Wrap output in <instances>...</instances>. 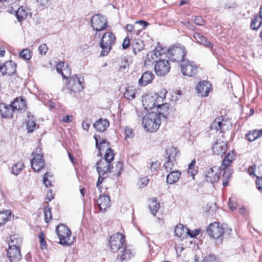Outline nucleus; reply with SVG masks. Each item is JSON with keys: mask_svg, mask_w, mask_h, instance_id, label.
<instances>
[{"mask_svg": "<svg viewBox=\"0 0 262 262\" xmlns=\"http://www.w3.org/2000/svg\"><path fill=\"white\" fill-rule=\"evenodd\" d=\"M165 50L161 47H157L155 50L147 54L146 59L148 61L155 62V71L159 76H163L170 71L168 61L165 59Z\"/></svg>", "mask_w": 262, "mask_h": 262, "instance_id": "f257e3e1", "label": "nucleus"}, {"mask_svg": "<svg viewBox=\"0 0 262 262\" xmlns=\"http://www.w3.org/2000/svg\"><path fill=\"white\" fill-rule=\"evenodd\" d=\"M167 93V91L165 89H162L160 91V94L155 93L144 96L142 99L143 106L147 110L157 107L160 104H162Z\"/></svg>", "mask_w": 262, "mask_h": 262, "instance_id": "f03ea898", "label": "nucleus"}, {"mask_svg": "<svg viewBox=\"0 0 262 262\" xmlns=\"http://www.w3.org/2000/svg\"><path fill=\"white\" fill-rule=\"evenodd\" d=\"M161 123L160 115L156 112H151L146 114L142 119L143 127L147 132H156L159 129Z\"/></svg>", "mask_w": 262, "mask_h": 262, "instance_id": "7ed1b4c3", "label": "nucleus"}, {"mask_svg": "<svg viewBox=\"0 0 262 262\" xmlns=\"http://www.w3.org/2000/svg\"><path fill=\"white\" fill-rule=\"evenodd\" d=\"M187 51L184 46L179 44L170 47L165 54L170 61L181 63L186 58L185 57Z\"/></svg>", "mask_w": 262, "mask_h": 262, "instance_id": "20e7f679", "label": "nucleus"}, {"mask_svg": "<svg viewBox=\"0 0 262 262\" xmlns=\"http://www.w3.org/2000/svg\"><path fill=\"white\" fill-rule=\"evenodd\" d=\"M225 229L223 225H220L217 222L209 224L207 228L206 232L210 238L215 241L216 245L221 244L223 242Z\"/></svg>", "mask_w": 262, "mask_h": 262, "instance_id": "39448f33", "label": "nucleus"}, {"mask_svg": "<svg viewBox=\"0 0 262 262\" xmlns=\"http://www.w3.org/2000/svg\"><path fill=\"white\" fill-rule=\"evenodd\" d=\"M115 41L116 37L112 32H105L103 34L100 42V47L102 49L100 55L101 56L107 55Z\"/></svg>", "mask_w": 262, "mask_h": 262, "instance_id": "423d86ee", "label": "nucleus"}, {"mask_svg": "<svg viewBox=\"0 0 262 262\" xmlns=\"http://www.w3.org/2000/svg\"><path fill=\"white\" fill-rule=\"evenodd\" d=\"M91 26L96 31L95 36L100 37V32L108 27L107 19L104 16L95 14L92 17Z\"/></svg>", "mask_w": 262, "mask_h": 262, "instance_id": "0eeeda50", "label": "nucleus"}, {"mask_svg": "<svg viewBox=\"0 0 262 262\" xmlns=\"http://www.w3.org/2000/svg\"><path fill=\"white\" fill-rule=\"evenodd\" d=\"M180 68L182 74L185 76H194L198 72V67L196 64L188 59H186L181 63Z\"/></svg>", "mask_w": 262, "mask_h": 262, "instance_id": "6e6552de", "label": "nucleus"}, {"mask_svg": "<svg viewBox=\"0 0 262 262\" xmlns=\"http://www.w3.org/2000/svg\"><path fill=\"white\" fill-rule=\"evenodd\" d=\"M56 232L60 240L59 243L62 245H70L71 232L68 227L63 224L59 225L56 227Z\"/></svg>", "mask_w": 262, "mask_h": 262, "instance_id": "1a4fd4ad", "label": "nucleus"}, {"mask_svg": "<svg viewBox=\"0 0 262 262\" xmlns=\"http://www.w3.org/2000/svg\"><path fill=\"white\" fill-rule=\"evenodd\" d=\"M125 241V237L122 234L117 233L113 235L109 242L111 250L113 252H118L120 250H124Z\"/></svg>", "mask_w": 262, "mask_h": 262, "instance_id": "9d476101", "label": "nucleus"}, {"mask_svg": "<svg viewBox=\"0 0 262 262\" xmlns=\"http://www.w3.org/2000/svg\"><path fill=\"white\" fill-rule=\"evenodd\" d=\"M220 168L217 166L206 168L203 172L204 180L210 183L217 182L220 179L221 174Z\"/></svg>", "mask_w": 262, "mask_h": 262, "instance_id": "9b49d317", "label": "nucleus"}, {"mask_svg": "<svg viewBox=\"0 0 262 262\" xmlns=\"http://www.w3.org/2000/svg\"><path fill=\"white\" fill-rule=\"evenodd\" d=\"M84 79L82 77H78L77 75L70 78L67 83V88L74 93L80 92L84 88Z\"/></svg>", "mask_w": 262, "mask_h": 262, "instance_id": "f8f14e48", "label": "nucleus"}, {"mask_svg": "<svg viewBox=\"0 0 262 262\" xmlns=\"http://www.w3.org/2000/svg\"><path fill=\"white\" fill-rule=\"evenodd\" d=\"M114 168L111 166V164L106 160L101 159L96 163V169L99 176H105L108 172H112V169Z\"/></svg>", "mask_w": 262, "mask_h": 262, "instance_id": "ddd939ff", "label": "nucleus"}, {"mask_svg": "<svg viewBox=\"0 0 262 262\" xmlns=\"http://www.w3.org/2000/svg\"><path fill=\"white\" fill-rule=\"evenodd\" d=\"M16 68V64L10 60L0 67V71L3 75L11 76L15 73Z\"/></svg>", "mask_w": 262, "mask_h": 262, "instance_id": "4468645a", "label": "nucleus"}, {"mask_svg": "<svg viewBox=\"0 0 262 262\" xmlns=\"http://www.w3.org/2000/svg\"><path fill=\"white\" fill-rule=\"evenodd\" d=\"M196 90L201 96L206 97L211 90V84L207 81L203 80L198 84Z\"/></svg>", "mask_w": 262, "mask_h": 262, "instance_id": "2eb2a0df", "label": "nucleus"}, {"mask_svg": "<svg viewBox=\"0 0 262 262\" xmlns=\"http://www.w3.org/2000/svg\"><path fill=\"white\" fill-rule=\"evenodd\" d=\"M212 151L216 155H223L227 149V144L225 141L221 139L216 140L212 146Z\"/></svg>", "mask_w": 262, "mask_h": 262, "instance_id": "dca6fc26", "label": "nucleus"}, {"mask_svg": "<svg viewBox=\"0 0 262 262\" xmlns=\"http://www.w3.org/2000/svg\"><path fill=\"white\" fill-rule=\"evenodd\" d=\"M97 204L100 211L104 212L107 209L111 207L110 198L104 194L100 195L97 200Z\"/></svg>", "mask_w": 262, "mask_h": 262, "instance_id": "f3484780", "label": "nucleus"}, {"mask_svg": "<svg viewBox=\"0 0 262 262\" xmlns=\"http://www.w3.org/2000/svg\"><path fill=\"white\" fill-rule=\"evenodd\" d=\"M7 256L10 262H17L21 258V254L19 248L9 247Z\"/></svg>", "mask_w": 262, "mask_h": 262, "instance_id": "a211bd4d", "label": "nucleus"}, {"mask_svg": "<svg viewBox=\"0 0 262 262\" xmlns=\"http://www.w3.org/2000/svg\"><path fill=\"white\" fill-rule=\"evenodd\" d=\"M31 164L32 168L35 171H38L44 167L42 156L39 154L35 155L31 161Z\"/></svg>", "mask_w": 262, "mask_h": 262, "instance_id": "6ab92c4d", "label": "nucleus"}, {"mask_svg": "<svg viewBox=\"0 0 262 262\" xmlns=\"http://www.w3.org/2000/svg\"><path fill=\"white\" fill-rule=\"evenodd\" d=\"M227 121L224 120L222 117L216 118L211 125V129L220 130L221 133L224 132L227 129Z\"/></svg>", "mask_w": 262, "mask_h": 262, "instance_id": "aec40b11", "label": "nucleus"}, {"mask_svg": "<svg viewBox=\"0 0 262 262\" xmlns=\"http://www.w3.org/2000/svg\"><path fill=\"white\" fill-rule=\"evenodd\" d=\"M155 75L150 72H144L139 79L138 84L140 86H145L152 82Z\"/></svg>", "mask_w": 262, "mask_h": 262, "instance_id": "412c9836", "label": "nucleus"}, {"mask_svg": "<svg viewBox=\"0 0 262 262\" xmlns=\"http://www.w3.org/2000/svg\"><path fill=\"white\" fill-rule=\"evenodd\" d=\"M193 37L198 43L209 49L213 48V45L201 34L195 32L193 34Z\"/></svg>", "mask_w": 262, "mask_h": 262, "instance_id": "4be33fe9", "label": "nucleus"}, {"mask_svg": "<svg viewBox=\"0 0 262 262\" xmlns=\"http://www.w3.org/2000/svg\"><path fill=\"white\" fill-rule=\"evenodd\" d=\"M181 175L180 171L173 170L170 171L166 176V182L170 185L174 184L179 180Z\"/></svg>", "mask_w": 262, "mask_h": 262, "instance_id": "5701e85b", "label": "nucleus"}, {"mask_svg": "<svg viewBox=\"0 0 262 262\" xmlns=\"http://www.w3.org/2000/svg\"><path fill=\"white\" fill-rule=\"evenodd\" d=\"M15 112L24 110L26 107V100L22 97L16 98L11 103Z\"/></svg>", "mask_w": 262, "mask_h": 262, "instance_id": "b1692460", "label": "nucleus"}, {"mask_svg": "<svg viewBox=\"0 0 262 262\" xmlns=\"http://www.w3.org/2000/svg\"><path fill=\"white\" fill-rule=\"evenodd\" d=\"M0 110L4 118L12 117V113L15 112L12 105H7L5 104H0Z\"/></svg>", "mask_w": 262, "mask_h": 262, "instance_id": "393cba45", "label": "nucleus"}, {"mask_svg": "<svg viewBox=\"0 0 262 262\" xmlns=\"http://www.w3.org/2000/svg\"><path fill=\"white\" fill-rule=\"evenodd\" d=\"M109 124V121L107 120L100 119L93 124V126L97 131L103 132L108 127Z\"/></svg>", "mask_w": 262, "mask_h": 262, "instance_id": "a878e982", "label": "nucleus"}, {"mask_svg": "<svg viewBox=\"0 0 262 262\" xmlns=\"http://www.w3.org/2000/svg\"><path fill=\"white\" fill-rule=\"evenodd\" d=\"M120 253L118 254L117 258L121 262L128 260L134 256V254L130 249L124 247V250H120Z\"/></svg>", "mask_w": 262, "mask_h": 262, "instance_id": "bb28decb", "label": "nucleus"}, {"mask_svg": "<svg viewBox=\"0 0 262 262\" xmlns=\"http://www.w3.org/2000/svg\"><path fill=\"white\" fill-rule=\"evenodd\" d=\"M23 243L22 238L19 234H14L10 236V241L9 243V247L20 248Z\"/></svg>", "mask_w": 262, "mask_h": 262, "instance_id": "cd10ccee", "label": "nucleus"}, {"mask_svg": "<svg viewBox=\"0 0 262 262\" xmlns=\"http://www.w3.org/2000/svg\"><path fill=\"white\" fill-rule=\"evenodd\" d=\"M234 159V155L233 152L232 151L231 152H229L224 158L221 168L224 171L225 170H227L228 167L230 166Z\"/></svg>", "mask_w": 262, "mask_h": 262, "instance_id": "c85d7f7f", "label": "nucleus"}, {"mask_svg": "<svg viewBox=\"0 0 262 262\" xmlns=\"http://www.w3.org/2000/svg\"><path fill=\"white\" fill-rule=\"evenodd\" d=\"M188 232H189V229L181 224L177 225L174 230L176 235L179 237H184Z\"/></svg>", "mask_w": 262, "mask_h": 262, "instance_id": "c756f323", "label": "nucleus"}, {"mask_svg": "<svg viewBox=\"0 0 262 262\" xmlns=\"http://www.w3.org/2000/svg\"><path fill=\"white\" fill-rule=\"evenodd\" d=\"M158 113L160 115V117L161 115L165 118L168 113L169 110V104L167 103L164 102V100L163 101L162 104H160L159 106H157V107Z\"/></svg>", "mask_w": 262, "mask_h": 262, "instance_id": "7c9ffc66", "label": "nucleus"}, {"mask_svg": "<svg viewBox=\"0 0 262 262\" xmlns=\"http://www.w3.org/2000/svg\"><path fill=\"white\" fill-rule=\"evenodd\" d=\"M262 136V129L254 130L249 132L246 136L247 139L250 142L254 141Z\"/></svg>", "mask_w": 262, "mask_h": 262, "instance_id": "2f4dec72", "label": "nucleus"}, {"mask_svg": "<svg viewBox=\"0 0 262 262\" xmlns=\"http://www.w3.org/2000/svg\"><path fill=\"white\" fill-rule=\"evenodd\" d=\"M149 208L151 213L155 216L160 208L159 203L157 202V200L155 198L150 200Z\"/></svg>", "mask_w": 262, "mask_h": 262, "instance_id": "473e14b6", "label": "nucleus"}, {"mask_svg": "<svg viewBox=\"0 0 262 262\" xmlns=\"http://www.w3.org/2000/svg\"><path fill=\"white\" fill-rule=\"evenodd\" d=\"M136 90L133 86H128L126 89L124 94V97L129 100L135 99L136 97Z\"/></svg>", "mask_w": 262, "mask_h": 262, "instance_id": "72a5a7b5", "label": "nucleus"}, {"mask_svg": "<svg viewBox=\"0 0 262 262\" xmlns=\"http://www.w3.org/2000/svg\"><path fill=\"white\" fill-rule=\"evenodd\" d=\"M262 25V18L258 16H256L252 19L250 27L252 30H257Z\"/></svg>", "mask_w": 262, "mask_h": 262, "instance_id": "f704fd0d", "label": "nucleus"}, {"mask_svg": "<svg viewBox=\"0 0 262 262\" xmlns=\"http://www.w3.org/2000/svg\"><path fill=\"white\" fill-rule=\"evenodd\" d=\"M167 155H168L167 159L174 161L176 157L178 156L179 151L175 147H171L169 148L166 150Z\"/></svg>", "mask_w": 262, "mask_h": 262, "instance_id": "c9c22d12", "label": "nucleus"}, {"mask_svg": "<svg viewBox=\"0 0 262 262\" xmlns=\"http://www.w3.org/2000/svg\"><path fill=\"white\" fill-rule=\"evenodd\" d=\"M16 16L18 21H21L24 19H25L27 16V12L23 7H20L16 11Z\"/></svg>", "mask_w": 262, "mask_h": 262, "instance_id": "e433bc0d", "label": "nucleus"}, {"mask_svg": "<svg viewBox=\"0 0 262 262\" xmlns=\"http://www.w3.org/2000/svg\"><path fill=\"white\" fill-rule=\"evenodd\" d=\"M11 215L10 210H6L0 212V226L5 224Z\"/></svg>", "mask_w": 262, "mask_h": 262, "instance_id": "4c0bfd02", "label": "nucleus"}, {"mask_svg": "<svg viewBox=\"0 0 262 262\" xmlns=\"http://www.w3.org/2000/svg\"><path fill=\"white\" fill-rule=\"evenodd\" d=\"M24 165L23 162L19 161L16 163L12 167V172L15 175H18L23 170Z\"/></svg>", "mask_w": 262, "mask_h": 262, "instance_id": "58836bf2", "label": "nucleus"}, {"mask_svg": "<svg viewBox=\"0 0 262 262\" xmlns=\"http://www.w3.org/2000/svg\"><path fill=\"white\" fill-rule=\"evenodd\" d=\"M114 156L113 150L110 148H107L105 154V158L102 160H106V161L111 164L112 161L114 160Z\"/></svg>", "mask_w": 262, "mask_h": 262, "instance_id": "ea45409f", "label": "nucleus"}, {"mask_svg": "<svg viewBox=\"0 0 262 262\" xmlns=\"http://www.w3.org/2000/svg\"><path fill=\"white\" fill-rule=\"evenodd\" d=\"M232 172L230 169L225 170L224 173L223 174V178L224 179L223 185L224 186H226L228 185V182L227 181L232 176Z\"/></svg>", "mask_w": 262, "mask_h": 262, "instance_id": "a19ab883", "label": "nucleus"}, {"mask_svg": "<svg viewBox=\"0 0 262 262\" xmlns=\"http://www.w3.org/2000/svg\"><path fill=\"white\" fill-rule=\"evenodd\" d=\"M43 212L45 222L48 223L52 219V217L51 214V208H50L49 206H48L44 208Z\"/></svg>", "mask_w": 262, "mask_h": 262, "instance_id": "79ce46f5", "label": "nucleus"}, {"mask_svg": "<svg viewBox=\"0 0 262 262\" xmlns=\"http://www.w3.org/2000/svg\"><path fill=\"white\" fill-rule=\"evenodd\" d=\"M36 126V123L32 118L27 122V129L29 133H32Z\"/></svg>", "mask_w": 262, "mask_h": 262, "instance_id": "37998d69", "label": "nucleus"}, {"mask_svg": "<svg viewBox=\"0 0 262 262\" xmlns=\"http://www.w3.org/2000/svg\"><path fill=\"white\" fill-rule=\"evenodd\" d=\"M94 139L96 141V146L98 148L100 151L102 150V149L104 147H106L107 145V143L106 142L105 140L103 139L99 144L98 143V139L97 136H94Z\"/></svg>", "mask_w": 262, "mask_h": 262, "instance_id": "c03bdc74", "label": "nucleus"}, {"mask_svg": "<svg viewBox=\"0 0 262 262\" xmlns=\"http://www.w3.org/2000/svg\"><path fill=\"white\" fill-rule=\"evenodd\" d=\"M173 161L167 159L163 165V168L167 172L172 171L173 167Z\"/></svg>", "mask_w": 262, "mask_h": 262, "instance_id": "a18cd8bd", "label": "nucleus"}, {"mask_svg": "<svg viewBox=\"0 0 262 262\" xmlns=\"http://www.w3.org/2000/svg\"><path fill=\"white\" fill-rule=\"evenodd\" d=\"M116 169L114 170V168L112 169V172H113L114 174L119 176L121 173V170L123 167V163L121 161L118 162L116 165Z\"/></svg>", "mask_w": 262, "mask_h": 262, "instance_id": "49530a36", "label": "nucleus"}, {"mask_svg": "<svg viewBox=\"0 0 262 262\" xmlns=\"http://www.w3.org/2000/svg\"><path fill=\"white\" fill-rule=\"evenodd\" d=\"M19 56L26 60H29L31 58L30 51L27 49L23 50L20 52Z\"/></svg>", "mask_w": 262, "mask_h": 262, "instance_id": "de8ad7c7", "label": "nucleus"}, {"mask_svg": "<svg viewBox=\"0 0 262 262\" xmlns=\"http://www.w3.org/2000/svg\"><path fill=\"white\" fill-rule=\"evenodd\" d=\"M143 49V42L141 40H138L133 45V51L135 54Z\"/></svg>", "mask_w": 262, "mask_h": 262, "instance_id": "09e8293b", "label": "nucleus"}, {"mask_svg": "<svg viewBox=\"0 0 262 262\" xmlns=\"http://www.w3.org/2000/svg\"><path fill=\"white\" fill-rule=\"evenodd\" d=\"M52 174L50 172H46L44 174L43 177V183L46 187H48L51 185V183L50 181L48 180L49 177H51Z\"/></svg>", "mask_w": 262, "mask_h": 262, "instance_id": "8fccbe9b", "label": "nucleus"}, {"mask_svg": "<svg viewBox=\"0 0 262 262\" xmlns=\"http://www.w3.org/2000/svg\"><path fill=\"white\" fill-rule=\"evenodd\" d=\"M149 181V180L147 177H143L139 180L138 185L140 188H143L147 185Z\"/></svg>", "mask_w": 262, "mask_h": 262, "instance_id": "3c124183", "label": "nucleus"}, {"mask_svg": "<svg viewBox=\"0 0 262 262\" xmlns=\"http://www.w3.org/2000/svg\"><path fill=\"white\" fill-rule=\"evenodd\" d=\"M38 238L39 239L41 248L43 249L44 248H46L47 243L45 241V235L42 232L39 234Z\"/></svg>", "mask_w": 262, "mask_h": 262, "instance_id": "603ef678", "label": "nucleus"}, {"mask_svg": "<svg viewBox=\"0 0 262 262\" xmlns=\"http://www.w3.org/2000/svg\"><path fill=\"white\" fill-rule=\"evenodd\" d=\"M204 262H218V260L214 255L210 254L204 258Z\"/></svg>", "mask_w": 262, "mask_h": 262, "instance_id": "864d4df0", "label": "nucleus"}, {"mask_svg": "<svg viewBox=\"0 0 262 262\" xmlns=\"http://www.w3.org/2000/svg\"><path fill=\"white\" fill-rule=\"evenodd\" d=\"M60 74H61L62 76L64 78H67L71 74V70L70 68L67 66L66 68L62 70V73Z\"/></svg>", "mask_w": 262, "mask_h": 262, "instance_id": "5fc2aeb1", "label": "nucleus"}, {"mask_svg": "<svg viewBox=\"0 0 262 262\" xmlns=\"http://www.w3.org/2000/svg\"><path fill=\"white\" fill-rule=\"evenodd\" d=\"M229 206L231 210H235L236 208V200L234 198H230L228 202Z\"/></svg>", "mask_w": 262, "mask_h": 262, "instance_id": "6e6d98bb", "label": "nucleus"}, {"mask_svg": "<svg viewBox=\"0 0 262 262\" xmlns=\"http://www.w3.org/2000/svg\"><path fill=\"white\" fill-rule=\"evenodd\" d=\"M38 50L41 55H45L48 50V48L46 44H42L39 47Z\"/></svg>", "mask_w": 262, "mask_h": 262, "instance_id": "4d7b16f0", "label": "nucleus"}, {"mask_svg": "<svg viewBox=\"0 0 262 262\" xmlns=\"http://www.w3.org/2000/svg\"><path fill=\"white\" fill-rule=\"evenodd\" d=\"M128 67V62L127 60H122L121 64L120 65L119 70L120 71L122 72L126 70Z\"/></svg>", "mask_w": 262, "mask_h": 262, "instance_id": "13d9d810", "label": "nucleus"}, {"mask_svg": "<svg viewBox=\"0 0 262 262\" xmlns=\"http://www.w3.org/2000/svg\"><path fill=\"white\" fill-rule=\"evenodd\" d=\"M125 133L126 135L125 138L127 137L131 138L134 136L132 129L129 127H126L125 128Z\"/></svg>", "mask_w": 262, "mask_h": 262, "instance_id": "bf43d9fd", "label": "nucleus"}, {"mask_svg": "<svg viewBox=\"0 0 262 262\" xmlns=\"http://www.w3.org/2000/svg\"><path fill=\"white\" fill-rule=\"evenodd\" d=\"M159 166V163L158 162H152L150 163V169L151 171L154 172L156 171Z\"/></svg>", "mask_w": 262, "mask_h": 262, "instance_id": "052dcab7", "label": "nucleus"}, {"mask_svg": "<svg viewBox=\"0 0 262 262\" xmlns=\"http://www.w3.org/2000/svg\"><path fill=\"white\" fill-rule=\"evenodd\" d=\"M200 231V230L199 229H195L194 230H189V232L187 233V235H189L191 237H194L199 235Z\"/></svg>", "mask_w": 262, "mask_h": 262, "instance_id": "680f3d73", "label": "nucleus"}, {"mask_svg": "<svg viewBox=\"0 0 262 262\" xmlns=\"http://www.w3.org/2000/svg\"><path fill=\"white\" fill-rule=\"evenodd\" d=\"M256 185L257 188L259 191H262V177H258L256 182Z\"/></svg>", "mask_w": 262, "mask_h": 262, "instance_id": "e2e57ef3", "label": "nucleus"}, {"mask_svg": "<svg viewBox=\"0 0 262 262\" xmlns=\"http://www.w3.org/2000/svg\"><path fill=\"white\" fill-rule=\"evenodd\" d=\"M204 21L201 16H196L194 19V23L197 25H203Z\"/></svg>", "mask_w": 262, "mask_h": 262, "instance_id": "0e129e2a", "label": "nucleus"}, {"mask_svg": "<svg viewBox=\"0 0 262 262\" xmlns=\"http://www.w3.org/2000/svg\"><path fill=\"white\" fill-rule=\"evenodd\" d=\"M130 45V40L127 37H126L122 43V47L124 49H126L129 47Z\"/></svg>", "mask_w": 262, "mask_h": 262, "instance_id": "69168bd1", "label": "nucleus"}, {"mask_svg": "<svg viewBox=\"0 0 262 262\" xmlns=\"http://www.w3.org/2000/svg\"><path fill=\"white\" fill-rule=\"evenodd\" d=\"M65 63L60 62L58 63L56 66V70L58 73H62V68L64 67Z\"/></svg>", "mask_w": 262, "mask_h": 262, "instance_id": "338daca9", "label": "nucleus"}, {"mask_svg": "<svg viewBox=\"0 0 262 262\" xmlns=\"http://www.w3.org/2000/svg\"><path fill=\"white\" fill-rule=\"evenodd\" d=\"M40 5L44 8L48 7L50 5V0H39Z\"/></svg>", "mask_w": 262, "mask_h": 262, "instance_id": "774afa93", "label": "nucleus"}]
</instances>
